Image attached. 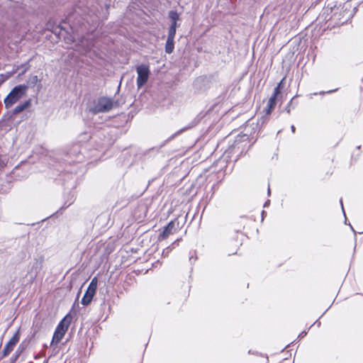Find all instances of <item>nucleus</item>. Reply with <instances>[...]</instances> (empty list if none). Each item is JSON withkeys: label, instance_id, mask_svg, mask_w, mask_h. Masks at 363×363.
I'll return each mask as SVG.
<instances>
[{"label": "nucleus", "instance_id": "f257e3e1", "mask_svg": "<svg viewBox=\"0 0 363 363\" xmlns=\"http://www.w3.org/2000/svg\"><path fill=\"white\" fill-rule=\"evenodd\" d=\"M67 21L69 25L71 33L62 26L54 27L52 33L57 37L59 40L63 39L67 44L74 43L77 38H79V30L83 31L82 27L84 26V19L78 16L77 12L74 11L68 15Z\"/></svg>", "mask_w": 363, "mask_h": 363}, {"label": "nucleus", "instance_id": "f03ea898", "mask_svg": "<svg viewBox=\"0 0 363 363\" xmlns=\"http://www.w3.org/2000/svg\"><path fill=\"white\" fill-rule=\"evenodd\" d=\"M22 112L23 102L19 103L12 111H6L0 120V125L9 130L15 128L18 131V125L23 121V116L19 115Z\"/></svg>", "mask_w": 363, "mask_h": 363}, {"label": "nucleus", "instance_id": "7ed1b4c3", "mask_svg": "<svg viewBox=\"0 0 363 363\" xmlns=\"http://www.w3.org/2000/svg\"><path fill=\"white\" fill-rule=\"evenodd\" d=\"M113 100L107 96H100L94 99L89 106V111L92 114L109 112L113 106Z\"/></svg>", "mask_w": 363, "mask_h": 363}, {"label": "nucleus", "instance_id": "20e7f679", "mask_svg": "<svg viewBox=\"0 0 363 363\" xmlns=\"http://www.w3.org/2000/svg\"><path fill=\"white\" fill-rule=\"evenodd\" d=\"M23 97V84L15 86L4 99L5 108L9 109Z\"/></svg>", "mask_w": 363, "mask_h": 363}, {"label": "nucleus", "instance_id": "39448f33", "mask_svg": "<svg viewBox=\"0 0 363 363\" xmlns=\"http://www.w3.org/2000/svg\"><path fill=\"white\" fill-rule=\"evenodd\" d=\"M137 72L136 84L138 89L142 88L147 82L150 71L149 66L145 64L139 65L135 68Z\"/></svg>", "mask_w": 363, "mask_h": 363}, {"label": "nucleus", "instance_id": "423d86ee", "mask_svg": "<svg viewBox=\"0 0 363 363\" xmlns=\"http://www.w3.org/2000/svg\"><path fill=\"white\" fill-rule=\"evenodd\" d=\"M69 324L70 322L69 321V319H62L55 329L51 345L57 344L60 342L67 332Z\"/></svg>", "mask_w": 363, "mask_h": 363}, {"label": "nucleus", "instance_id": "0eeeda50", "mask_svg": "<svg viewBox=\"0 0 363 363\" xmlns=\"http://www.w3.org/2000/svg\"><path fill=\"white\" fill-rule=\"evenodd\" d=\"M199 122V120L197 119V118H194L192 121H191L186 126L179 129V130H177L176 133H174V134H172L171 136H169L167 140H165L160 145V147H164L166 143H169V141H171L172 140H173L176 136L183 133L184 132H185L186 130H188L192 128H194V126H196Z\"/></svg>", "mask_w": 363, "mask_h": 363}, {"label": "nucleus", "instance_id": "6e6552de", "mask_svg": "<svg viewBox=\"0 0 363 363\" xmlns=\"http://www.w3.org/2000/svg\"><path fill=\"white\" fill-rule=\"evenodd\" d=\"M43 258L39 257L38 259H35V262H33L31 269L30 272H28V274L30 276V279H34L38 273L43 268Z\"/></svg>", "mask_w": 363, "mask_h": 363}, {"label": "nucleus", "instance_id": "1a4fd4ad", "mask_svg": "<svg viewBox=\"0 0 363 363\" xmlns=\"http://www.w3.org/2000/svg\"><path fill=\"white\" fill-rule=\"evenodd\" d=\"M78 44L83 48L84 52H87L94 46V37L92 35H89L87 38L82 37Z\"/></svg>", "mask_w": 363, "mask_h": 363}, {"label": "nucleus", "instance_id": "9d476101", "mask_svg": "<svg viewBox=\"0 0 363 363\" xmlns=\"http://www.w3.org/2000/svg\"><path fill=\"white\" fill-rule=\"evenodd\" d=\"M37 88V91H38L41 88V84L40 83V81L38 78L37 75H32L29 77L28 79L26 84H24V93L26 92V89L28 88Z\"/></svg>", "mask_w": 363, "mask_h": 363}, {"label": "nucleus", "instance_id": "9b49d317", "mask_svg": "<svg viewBox=\"0 0 363 363\" xmlns=\"http://www.w3.org/2000/svg\"><path fill=\"white\" fill-rule=\"evenodd\" d=\"M174 221L172 220L167 223V225H165L162 231V233L159 235V240H164L166 239L169 235L173 233V230L174 229Z\"/></svg>", "mask_w": 363, "mask_h": 363}, {"label": "nucleus", "instance_id": "f8f14e48", "mask_svg": "<svg viewBox=\"0 0 363 363\" xmlns=\"http://www.w3.org/2000/svg\"><path fill=\"white\" fill-rule=\"evenodd\" d=\"M95 294L96 291L87 288L81 300V303L84 306L89 305Z\"/></svg>", "mask_w": 363, "mask_h": 363}, {"label": "nucleus", "instance_id": "ddd939ff", "mask_svg": "<svg viewBox=\"0 0 363 363\" xmlns=\"http://www.w3.org/2000/svg\"><path fill=\"white\" fill-rule=\"evenodd\" d=\"M19 340V333L18 332L13 335V337L9 340V342L6 344L4 349V354L6 355L11 351L14 347V345L17 343Z\"/></svg>", "mask_w": 363, "mask_h": 363}, {"label": "nucleus", "instance_id": "4468645a", "mask_svg": "<svg viewBox=\"0 0 363 363\" xmlns=\"http://www.w3.org/2000/svg\"><path fill=\"white\" fill-rule=\"evenodd\" d=\"M277 96L272 95L268 101L265 112L267 115L270 114L277 104Z\"/></svg>", "mask_w": 363, "mask_h": 363}, {"label": "nucleus", "instance_id": "2eb2a0df", "mask_svg": "<svg viewBox=\"0 0 363 363\" xmlns=\"http://www.w3.org/2000/svg\"><path fill=\"white\" fill-rule=\"evenodd\" d=\"M174 49V38H167L165 43V52L167 54L173 52Z\"/></svg>", "mask_w": 363, "mask_h": 363}, {"label": "nucleus", "instance_id": "dca6fc26", "mask_svg": "<svg viewBox=\"0 0 363 363\" xmlns=\"http://www.w3.org/2000/svg\"><path fill=\"white\" fill-rule=\"evenodd\" d=\"M79 293H80V291L78 292L77 297L74 303H73L71 311L69 313H67L63 318H72L73 315H77L75 307H76V306L77 307H79L78 297H79Z\"/></svg>", "mask_w": 363, "mask_h": 363}, {"label": "nucleus", "instance_id": "f3484780", "mask_svg": "<svg viewBox=\"0 0 363 363\" xmlns=\"http://www.w3.org/2000/svg\"><path fill=\"white\" fill-rule=\"evenodd\" d=\"M285 80V77H284L277 85V86L274 89V93L272 95L277 96L280 93L281 90L284 87V81Z\"/></svg>", "mask_w": 363, "mask_h": 363}, {"label": "nucleus", "instance_id": "a211bd4d", "mask_svg": "<svg viewBox=\"0 0 363 363\" xmlns=\"http://www.w3.org/2000/svg\"><path fill=\"white\" fill-rule=\"evenodd\" d=\"M168 16L171 21H177L179 20V13L176 11H169Z\"/></svg>", "mask_w": 363, "mask_h": 363}, {"label": "nucleus", "instance_id": "6ab92c4d", "mask_svg": "<svg viewBox=\"0 0 363 363\" xmlns=\"http://www.w3.org/2000/svg\"><path fill=\"white\" fill-rule=\"evenodd\" d=\"M97 284H98V278L96 277H94L90 281L89 286L87 288L94 290L96 291L97 289Z\"/></svg>", "mask_w": 363, "mask_h": 363}, {"label": "nucleus", "instance_id": "aec40b11", "mask_svg": "<svg viewBox=\"0 0 363 363\" xmlns=\"http://www.w3.org/2000/svg\"><path fill=\"white\" fill-rule=\"evenodd\" d=\"M293 99H294V98H292L291 99V101L288 103L287 106L285 108V111L288 113H290L291 108L294 109L295 108L296 105H292L293 104Z\"/></svg>", "mask_w": 363, "mask_h": 363}, {"label": "nucleus", "instance_id": "412c9836", "mask_svg": "<svg viewBox=\"0 0 363 363\" xmlns=\"http://www.w3.org/2000/svg\"><path fill=\"white\" fill-rule=\"evenodd\" d=\"M176 31H177L176 28L169 27V30H168L167 38H174L175 35H176Z\"/></svg>", "mask_w": 363, "mask_h": 363}, {"label": "nucleus", "instance_id": "4be33fe9", "mask_svg": "<svg viewBox=\"0 0 363 363\" xmlns=\"http://www.w3.org/2000/svg\"><path fill=\"white\" fill-rule=\"evenodd\" d=\"M242 138H244V140H247L248 139V137L247 135H238L235 140V143L238 144L239 143L242 141Z\"/></svg>", "mask_w": 363, "mask_h": 363}, {"label": "nucleus", "instance_id": "5701e85b", "mask_svg": "<svg viewBox=\"0 0 363 363\" xmlns=\"http://www.w3.org/2000/svg\"><path fill=\"white\" fill-rule=\"evenodd\" d=\"M6 162L2 159L1 155H0V169L6 166Z\"/></svg>", "mask_w": 363, "mask_h": 363}, {"label": "nucleus", "instance_id": "b1692460", "mask_svg": "<svg viewBox=\"0 0 363 363\" xmlns=\"http://www.w3.org/2000/svg\"><path fill=\"white\" fill-rule=\"evenodd\" d=\"M179 26L177 21H171L170 28H176Z\"/></svg>", "mask_w": 363, "mask_h": 363}, {"label": "nucleus", "instance_id": "393cba45", "mask_svg": "<svg viewBox=\"0 0 363 363\" xmlns=\"http://www.w3.org/2000/svg\"><path fill=\"white\" fill-rule=\"evenodd\" d=\"M30 105V100H26L24 101V110L26 109Z\"/></svg>", "mask_w": 363, "mask_h": 363}, {"label": "nucleus", "instance_id": "a878e982", "mask_svg": "<svg viewBox=\"0 0 363 363\" xmlns=\"http://www.w3.org/2000/svg\"><path fill=\"white\" fill-rule=\"evenodd\" d=\"M337 89H334V90H329L328 91H320L319 92V94H330V93H333L334 91H335Z\"/></svg>", "mask_w": 363, "mask_h": 363}, {"label": "nucleus", "instance_id": "bb28decb", "mask_svg": "<svg viewBox=\"0 0 363 363\" xmlns=\"http://www.w3.org/2000/svg\"><path fill=\"white\" fill-rule=\"evenodd\" d=\"M320 325V322L318 320H317L315 322L313 323V324L311 327L316 326V327L319 328Z\"/></svg>", "mask_w": 363, "mask_h": 363}, {"label": "nucleus", "instance_id": "cd10ccee", "mask_svg": "<svg viewBox=\"0 0 363 363\" xmlns=\"http://www.w3.org/2000/svg\"><path fill=\"white\" fill-rule=\"evenodd\" d=\"M169 251H170V248H169V247H168L165 250H163L162 255H167Z\"/></svg>", "mask_w": 363, "mask_h": 363}, {"label": "nucleus", "instance_id": "c85d7f7f", "mask_svg": "<svg viewBox=\"0 0 363 363\" xmlns=\"http://www.w3.org/2000/svg\"><path fill=\"white\" fill-rule=\"evenodd\" d=\"M72 203V201H70L69 203H67V202L66 201L64 204V206L62 207V208H67L69 206L71 205V203Z\"/></svg>", "mask_w": 363, "mask_h": 363}, {"label": "nucleus", "instance_id": "c756f323", "mask_svg": "<svg viewBox=\"0 0 363 363\" xmlns=\"http://www.w3.org/2000/svg\"><path fill=\"white\" fill-rule=\"evenodd\" d=\"M291 132H292L293 133H295V131H296V128H295V126H294V125H291Z\"/></svg>", "mask_w": 363, "mask_h": 363}, {"label": "nucleus", "instance_id": "7c9ffc66", "mask_svg": "<svg viewBox=\"0 0 363 363\" xmlns=\"http://www.w3.org/2000/svg\"><path fill=\"white\" fill-rule=\"evenodd\" d=\"M306 333H306V331H303V332L299 335V336H298V337H304V336L306 335Z\"/></svg>", "mask_w": 363, "mask_h": 363}, {"label": "nucleus", "instance_id": "2f4dec72", "mask_svg": "<svg viewBox=\"0 0 363 363\" xmlns=\"http://www.w3.org/2000/svg\"><path fill=\"white\" fill-rule=\"evenodd\" d=\"M270 201L267 200L264 204V207H267L269 205Z\"/></svg>", "mask_w": 363, "mask_h": 363}, {"label": "nucleus", "instance_id": "473e14b6", "mask_svg": "<svg viewBox=\"0 0 363 363\" xmlns=\"http://www.w3.org/2000/svg\"><path fill=\"white\" fill-rule=\"evenodd\" d=\"M340 202L341 204L342 210L343 213H345L342 199H340ZM344 215L345 216V213H344Z\"/></svg>", "mask_w": 363, "mask_h": 363}, {"label": "nucleus", "instance_id": "72a5a7b5", "mask_svg": "<svg viewBox=\"0 0 363 363\" xmlns=\"http://www.w3.org/2000/svg\"><path fill=\"white\" fill-rule=\"evenodd\" d=\"M23 67H24V74H25L26 72V69H28L27 65L26 63H24Z\"/></svg>", "mask_w": 363, "mask_h": 363}, {"label": "nucleus", "instance_id": "f704fd0d", "mask_svg": "<svg viewBox=\"0 0 363 363\" xmlns=\"http://www.w3.org/2000/svg\"><path fill=\"white\" fill-rule=\"evenodd\" d=\"M266 213V212L264 211H262V219L264 218V214Z\"/></svg>", "mask_w": 363, "mask_h": 363}, {"label": "nucleus", "instance_id": "c9c22d12", "mask_svg": "<svg viewBox=\"0 0 363 363\" xmlns=\"http://www.w3.org/2000/svg\"><path fill=\"white\" fill-rule=\"evenodd\" d=\"M270 194V189H269V188H268V194Z\"/></svg>", "mask_w": 363, "mask_h": 363}, {"label": "nucleus", "instance_id": "e433bc0d", "mask_svg": "<svg viewBox=\"0 0 363 363\" xmlns=\"http://www.w3.org/2000/svg\"><path fill=\"white\" fill-rule=\"evenodd\" d=\"M23 74V72H19L18 73V76L21 75Z\"/></svg>", "mask_w": 363, "mask_h": 363}, {"label": "nucleus", "instance_id": "4c0bfd02", "mask_svg": "<svg viewBox=\"0 0 363 363\" xmlns=\"http://www.w3.org/2000/svg\"><path fill=\"white\" fill-rule=\"evenodd\" d=\"M350 228L352 229V231H354V229H353L352 226H350Z\"/></svg>", "mask_w": 363, "mask_h": 363}, {"label": "nucleus", "instance_id": "58836bf2", "mask_svg": "<svg viewBox=\"0 0 363 363\" xmlns=\"http://www.w3.org/2000/svg\"><path fill=\"white\" fill-rule=\"evenodd\" d=\"M350 228L352 229V231H354V229H353L352 226H350Z\"/></svg>", "mask_w": 363, "mask_h": 363}, {"label": "nucleus", "instance_id": "ea45409f", "mask_svg": "<svg viewBox=\"0 0 363 363\" xmlns=\"http://www.w3.org/2000/svg\"><path fill=\"white\" fill-rule=\"evenodd\" d=\"M350 228L352 229V231H354V229H353L352 226H350Z\"/></svg>", "mask_w": 363, "mask_h": 363}]
</instances>
